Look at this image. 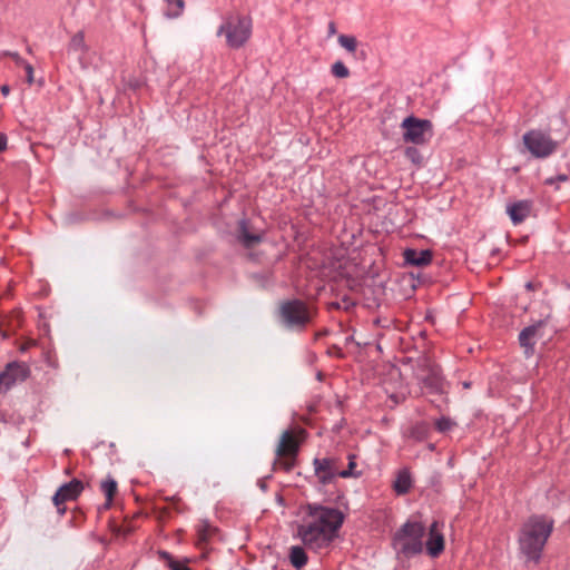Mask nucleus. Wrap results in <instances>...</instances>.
I'll list each match as a JSON object with an SVG mask.
<instances>
[{
  "label": "nucleus",
  "instance_id": "f8f14e48",
  "mask_svg": "<svg viewBox=\"0 0 570 570\" xmlns=\"http://www.w3.org/2000/svg\"><path fill=\"white\" fill-rule=\"evenodd\" d=\"M546 321H539L538 323L523 328L519 335L520 345L524 348L527 356L533 353V345L535 337L539 335V331L544 325Z\"/></svg>",
  "mask_w": 570,
  "mask_h": 570
},
{
  "label": "nucleus",
  "instance_id": "cd10ccee",
  "mask_svg": "<svg viewBox=\"0 0 570 570\" xmlns=\"http://www.w3.org/2000/svg\"><path fill=\"white\" fill-rule=\"evenodd\" d=\"M163 556L168 559V567L171 569V570H191L190 568H188L186 564L179 562V561H175L170 558V556L166 552L163 553Z\"/></svg>",
  "mask_w": 570,
  "mask_h": 570
},
{
  "label": "nucleus",
  "instance_id": "4468645a",
  "mask_svg": "<svg viewBox=\"0 0 570 570\" xmlns=\"http://www.w3.org/2000/svg\"><path fill=\"white\" fill-rule=\"evenodd\" d=\"M406 264L423 267L431 263L432 252L429 249L417 250L414 248H406L403 253Z\"/></svg>",
  "mask_w": 570,
  "mask_h": 570
},
{
  "label": "nucleus",
  "instance_id": "6ab92c4d",
  "mask_svg": "<svg viewBox=\"0 0 570 570\" xmlns=\"http://www.w3.org/2000/svg\"><path fill=\"white\" fill-rule=\"evenodd\" d=\"M217 529L207 521H202L197 527V543L204 544L216 533Z\"/></svg>",
  "mask_w": 570,
  "mask_h": 570
},
{
  "label": "nucleus",
  "instance_id": "a878e982",
  "mask_svg": "<svg viewBox=\"0 0 570 570\" xmlns=\"http://www.w3.org/2000/svg\"><path fill=\"white\" fill-rule=\"evenodd\" d=\"M348 468L346 470H340L341 478L358 476L360 472L355 471V455H348Z\"/></svg>",
  "mask_w": 570,
  "mask_h": 570
},
{
  "label": "nucleus",
  "instance_id": "f3484780",
  "mask_svg": "<svg viewBox=\"0 0 570 570\" xmlns=\"http://www.w3.org/2000/svg\"><path fill=\"white\" fill-rule=\"evenodd\" d=\"M262 235L250 233L246 220H240L238 225V240L247 248L254 247L261 243Z\"/></svg>",
  "mask_w": 570,
  "mask_h": 570
},
{
  "label": "nucleus",
  "instance_id": "412c9836",
  "mask_svg": "<svg viewBox=\"0 0 570 570\" xmlns=\"http://www.w3.org/2000/svg\"><path fill=\"white\" fill-rule=\"evenodd\" d=\"M101 491L105 493L107 499V507H110L111 501L117 492V482L111 476H108L100 484Z\"/></svg>",
  "mask_w": 570,
  "mask_h": 570
},
{
  "label": "nucleus",
  "instance_id": "f704fd0d",
  "mask_svg": "<svg viewBox=\"0 0 570 570\" xmlns=\"http://www.w3.org/2000/svg\"><path fill=\"white\" fill-rule=\"evenodd\" d=\"M1 92H2L3 96H8L9 92H10V87L8 85H3L1 87Z\"/></svg>",
  "mask_w": 570,
  "mask_h": 570
},
{
  "label": "nucleus",
  "instance_id": "473e14b6",
  "mask_svg": "<svg viewBox=\"0 0 570 570\" xmlns=\"http://www.w3.org/2000/svg\"><path fill=\"white\" fill-rule=\"evenodd\" d=\"M566 180H568V176L562 174V175H558L556 177H551V178L546 179V184L547 185H553L557 181H566Z\"/></svg>",
  "mask_w": 570,
  "mask_h": 570
},
{
  "label": "nucleus",
  "instance_id": "ddd939ff",
  "mask_svg": "<svg viewBox=\"0 0 570 570\" xmlns=\"http://www.w3.org/2000/svg\"><path fill=\"white\" fill-rule=\"evenodd\" d=\"M426 549L431 557H438L444 550V538L439 528V522L434 521L430 525Z\"/></svg>",
  "mask_w": 570,
  "mask_h": 570
},
{
  "label": "nucleus",
  "instance_id": "4be33fe9",
  "mask_svg": "<svg viewBox=\"0 0 570 570\" xmlns=\"http://www.w3.org/2000/svg\"><path fill=\"white\" fill-rule=\"evenodd\" d=\"M168 3V9L165 11V16L169 19L178 18L185 8L184 0H165Z\"/></svg>",
  "mask_w": 570,
  "mask_h": 570
},
{
  "label": "nucleus",
  "instance_id": "7ed1b4c3",
  "mask_svg": "<svg viewBox=\"0 0 570 570\" xmlns=\"http://www.w3.org/2000/svg\"><path fill=\"white\" fill-rule=\"evenodd\" d=\"M425 527L419 521H407L395 533L393 544L399 554L409 558L423 550Z\"/></svg>",
  "mask_w": 570,
  "mask_h": 570
},
{
  "label": "nucleus",
  "instance_id": "423d86ee",
  "mask_svg": "<svg viewBox=\"0 0 570 570\" xmlns=\"http://www.w3.org/2000/svg\"><path fill=\"white\" fill-rule=\"evenodd\" d=\"M298 448L299 444L295 435L291 431H284L276 448L277 459L274 462V468L289 471L295 464Z\"/></svg>",
  "mask_w": 570,
  "mask_h": 570
},
{
  "label": "nucleus",
  "instance_id": "bb28decb",
  "mask_svg": "<svg viewBox=\"0 0 570 570\" xmlns=\"http://www.w3.org/2000/svg\"><path fill=\"white\" fill-rule=\"evenodd\" d=\"M405 156L415 165H421L423 159L421 153L414 147H407L405 149Z\"/></svg>",
  "mask_w": 570,
  "mask_h": 570
},
{
  "label": "nucleus",
  "instance_id": "72a5a7b5",
  "mask_svg": "<svg viewBox=\"0 0 570 570\" xmlns=\"http://www.w3.org/2000/svg\"><path fill=\"white\" fill-rule=\"evenodd\" d=\"M7 136L0 132V153L7 149Z\"/></svg>",
  "mask_w": 570,
  "mask_h": 570
},
{
  "label": "nucleus",
  "instance_id": "2eb2a0df",
  "mask_svg": "<svg viewBox=\"0 0 570 570\" xmlns=\"http://www.w3.org/2000/svg\"><path fill=\"white\" fill-rule=\"evenodd\" d=\"M532 209V203L529 200H520L507 207V213L509 214L513 224L522 223L527 217L530 216Z\"/></svg>",
  "mask_w": 570,
  "mask_h": 570
},
{
  "label": "nucleus",
  "instance_id": "f257e3e1",
  "mask_svg": "<svg viewBox=\"0 0 570 570\" xmlns=\"http://www.w3.org/2000/svg\"><path fill=\"white\" fill-rule=\"evenodd\" d=\"M303 511L304 515L297 527V537L309 550L321 551L327 548L344 521L343 513L321 504H307Z\"/></svg>",
  "mask_w": 570,
  "mask_h": 570
},
{
  "label": "nucleus",
  "instance_id": "b1692460",
  "mask_svg": "<svg viewBox=\"0 0 570 570\" xmlns=\"http://www.w3.org/2000/svg\"><path fill=\"white\" fill-rule=\"evenodd\" d=\"M338 43L348 52L354 53L356 51L357 40L353 36L341 35L338 37Z\"/></svg>",
  "mask_w": 570,
  "mask_h": 570
},
{
  "label": "nucleus",
  "instance_id": "20e7f679",
  "mask_svg": "<svg viewBox=\"0 0 570 570\" xmlns=\"http://www.w3.org/2000/svg\"><path fill=\"white\" fill-rule=\"evenodd\" d=\"M222 33H225L229 47L240 48L250 38L252 19L242 16L229 17L218 30V35Z\"/></svg>",
  "mask_w": 570,
  "mask_h": 570
},
{
  "label": "nucleus",
  "instance_id": "c9c22d12",
  "mask_svg": "<svg viewBox=\"0 0 570 570\" xmlns=\"http://www.w3.org/2000/svg\"><path fill=\"white\" fill-rule=\"evenodd\" d=\"M328 32H330V35H334L336 32V27H335L334 22H330Z\"/></svg>",
  "mask_w": 570,
  "mask_h": 570
},
{
  "label": "nucleus",
  "instance_id": "dca6fc26",
  "mask_svg": "<svg viewBox=\"0 0 570 570\" xmlns=\"http://www.w3.org/2000/svg\"><path fill=\"white\" fill-rule=\"evenodd\" d=\"M4 373L7 374V380L12 386L17 382L24 381L29 376L30 371L26 363L12 362L6 366Z\"/></svg>",
  "mask_w": 570,
  "mask_h": 570
},
{
  "label": "nucleus",
  "instance_id": "9d476101",
  "mask_svg": "<svg viewBox=\"0 0 570 570\" xmlns=\"http://www.w3.org/2000/svg\"><path fill=\"white\" fill-rule=\"evenodd\" d=\"M83 490V484L81 481L73 479L69 483L62 484L57 492L55 493L52 501L57 507L58 513L63 514L66 511V507L63 503L69 500H75Z\"/></svg>",
  "mask_w": 570,
  "mask_h": 570
},
{
  "label": "nucleus",
  "instance_id": "f03ea898",
  "mask_svg": "<svg viewBox=\"0 0 570 570\" xmlns=\"http://www.w3.org/2000/svg\"><path fill=\"white\" fill-rule=\"evenodd\" d=\"M552 530L553 520L543 515H532L523 523L519 535V546L529 561L539 562Z\"/></svg>",
  "mask_w": 570,
  "mask_h": 570
},
{
  "label": "nucleus",
  "instance_id": "58836bf2",
  "mask_svg": "<svg viewBox=\"0 0 570 570\" xmlns=\"http://www.w3.org/2000/svg\"><path fill=\"white\" fill-rule=\"evenodd\" d=\"M332 306L335 307V308L340 307V305L337 303H333Z\"/></svg>",
  "mask_w": 570,
  "mask_h": 570
},
{
  "label": "nucleus",
  "instance_id": "2f4dec72",
  "mask_svg": "<svg viewBox=\"0 0 570 570\" xmlns=\"http://www.w3.org/2000/svg\"><path fill=\"white\" fill-rule=\"evenodd\" d=\"M23 69L26 71V80H27V82L29 85H32L35 82L33 67L28 62L27 65H24Z\"/></svg>",
  "mask_w": 570,
  "mask_h": 570
},
{
  "label": "nucleus",
  "instance_id": "4c0bfd02",
  "mask_svg": "<svg viewBox=\"0 0 570 570\" xmlns=\"http://www.w3.org/2000/svg\"><path fill=\"white\" fill-rule=\"evenodd\" d=\"M525 287H527V289L532 291L533 289V284L531 282H529V283L525 284Z\"/></svg>",
  "mask_w": 570,
  "mask_h": 570
},
{
  "label": "nucleus",
  "instance_id": "c85d7f7f",
  "mask_svg": "<svg viewBox=\"0 0 570 570\" xmlns=\"http://www.w3.org/2000/svg\"><path fill=\"white\" fill-rule=\"evenodd\" d=\"M452 426H453V422L450 419L442 417L436 421V429L440 432L449 431V430H451Z\"/></svg>",
  "mask_w": 570,
  "mask_h": 570
},
{
  "label": "nucleus",
  "instance_id": "7c9ffc66",
  "mask_svg": "<svg viewBox=\"0 0 570 570\" xmlns=\"http://www.w3.org/2000/svg\"><path fill=\"white\" fill-rule=\"evenodd\" d=\"M11 387L10 382L7 380V374L4 371L0 373V394L4 393Z\"/></svg>",
  "mask_w": 570,
  "mask_h": 570
},
{
  "label": "nucleus",
  "instance_id": "39448f33",
  "mask_svg": "<svg viewBox=\"0 0 570 570\" xmlns=\"http://www.w3.org/2000/svg\"><path fill=\"white\" fill-rule=\"evenodd\" d=\"M401 128L403 129V140L414 145L426 144L433 135L432 122L414 116L406 117L402 121Z\"/></svg>",
  "mask_w": 570,
  "mask_h": 570
},
{
  "label": "nucleus",
  "instance_id": "5701e85b",
  "mask_svg": "<svg viewBox=\"0 0 570 570\" xmlns=\"http://www.w3.org/2000/svg\"><path fill=\"white\" fill-rule=\"evenodd\" d=\"M70 50L75 52H85L86 51V43H85V37L82 32H77L70 41L69 45Z\"/></svg>",
  "mask_w": 570,
  "mask_h": 570
},
{
  "label": "nucleus",
  "instance_id": "c756f323",
  "mask_svg": "<svg viewBox=\"0 0 570 570\" xmlns=\"http://www.w3.org/2000/svg\"><path fill=\"white\" fill-rule=\"evenodd\" d=\"M2 55L6 56V57H10L16 62V65L19 66V67L23 68L24 65L28 63L24 59H22L20 57V55L18 52L4 51V52H2Z\"/></svg>",
  "mask_w": 570,
  "mask_h": 570
},
{
  "label": "nucleus",
  "instance_id": "aec40b11",
  "mask_svg": "<svg viewBox=\"0 0 570 570\" xmlns=\"http://www.w3.org/2000/svg\"><path fill=\"white\" fill-rule=\"evenodd\" d=\"M289 560L293 567L301 569L307 563V556L302 547L294 546L289 551Z\"/></svg>",
  "mask_w": 570,
  "mask_h": 570
},
{
  "label": "nucleus",
  "instance_id": "a211bd4d",
  "mask_svg": "<svg viewBox=\"0 0 570 570\" xmlns=\"http://www.w3.org/2000/svg\"><path fill=\"white\" fill-rule=\"evenodd\" d=\"M411 487L412 479L410 472L405 469L399 471L393 483V489L395 490V492L397 494H405L410 491Z\"/></svg>",
  "mask_w": 570,
  "mask_h": 570
},
{
  "label": "nucleus",
  "instance_id": "9b49d317",
  "mask_svg": "<svg viewBox=\"0 0 570 570\" xmlns=\"http://www.w3.org/2000/svg\"><path fill=\"white\" fill-rule=\"evenodd\" d=\"M315 474L322 484H327L340 476V469L337 462L333 458L315 459L314 460Z\"/></svg>",
  "mask_w": 570,
  "mask_h": 570
},
{
  "label": "nucleus",
  "instance_id": "e433bc0d",
  "mask_svg": "<svg viewBox=\"0 0 570 570\" xmlns=\"http://www.w3.org/2000/svg\"><path fill=\"white\" fill-rule=\"evenodd\" d=\"M564 117L570 118V101L568 102L567 109L564 110Z\"/></svg>",
  "mask_w": 570,
  "mask_h": 570
},
{
  "label": "nucleus",
  "instance_id": "393cba45",
  "mask_svg": "<svg viewBox=\"0 0 570 570\" xmlns=\"http://www.w3.org/2000/svg\"><path fill=\"white\" fill-rule=\"evenodd\" d=\"M331 71L336 78H347L350 76L348 68L342 61L334 62L331 67Z\"/></svg>",
  "mask_w": 570,
  "mask_h": 570
},
{
  "label": "nucleus",
  "instance_id": "1a4fd4ad",
  "mask_svg": "<svg viewBox=\"0 0 570 570\" xmlns=\"http://www.w3.org/2000/svg\"><path fill=\"white\" fill-rule=\"evenodd\" d=\"M281 316L289 327H304L311 321L306 305L297 299L282 304Z\"/></svg>",
  "mask_w": 570,
  "mask_h": 570
},
{
  "label": "nucleus",
  "instance_id": "6e6552de",
  "mask_svg": "<svg viewBox=\"0 0 570 570\" xmlns=\"http://www.w3.org/2000/svg\"><path fill=\"white\" fill-rule=\"evenodd\" d=\"M414 374L426 387L439 390L442 384V377L439 367L428 355H422L416 360Z\"/></svg>",
  "mask_w": 570,
  "mask_h": 570
},
{
  "label": "nucleus",
  "instance_id": "0eeeda50",
  "mask_svg": "<svg viewBox=\"0 0 570 570\" xmlns=\"http://www.w3.org/2000/svg\"><path fill=\"white\" fill-rule=\"evenodd\" d=\"M523 145L528 151L535 158H544L551 155L557 142L550 136L540 130H530L523 135Z\"/></svg>",
  "mask_w": 570,
  "mask_h": 570
}]
</instances>
